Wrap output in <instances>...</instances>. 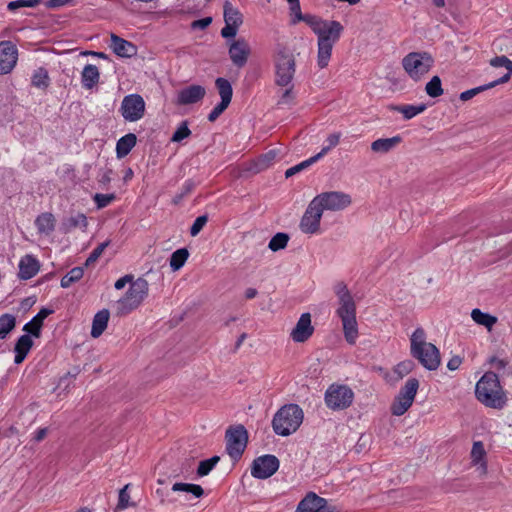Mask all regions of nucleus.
Segmentation results:
<instances>
[{
    "instance_id": "f257e3e1",
    "label": "nucleus",
    "mask_w": 512,
    "mask_h": 512,
    "mask_svg": "<svg viewBox=\"0 0 512 512\" xmlns=\"http://www.w3.org/2000/svg\"><path fill=\"white\" fill-rule=\"evenodd\" d=\"M274 83L282 88L277 101L279 108L291 106L295 100L294 78L296 74V57L293 51L284 44H277L273 56Z\"/></svg>"
},
{
    "instance_id": "f03ea898",
    "label": "nucleus",
    "mask_w": 512,
    "mask_h": 512,
    "mask_svg": "<svg viewBox=\"0 0 512 512\" xmlns=\"http://www.w3.org/2000/svg\"><path fill=\"white\" fill-rule=\"evenodd\" d=\"M475 398L485 407L502 410L508 403L507 393L494 372H485L475 386Z\"/></svg>"
},
{
    "instance_id": "7ed1b4c3",
    "label": "nucleus",
    "mask_w": 512,
    "mask_h": 512,
    "mask_svg": "<svg viewBox=\"0 0 512 512\" xmlns=\"http://www.w3.org/2000/svg\"><path fill=\"white\" fill-rule=\"evenodd\" d=\"M411 354L426 369L436 370L441 364V356L438 348L426 341V333L423 328H417L411 335Z\"/></svg>"
},
{
    "instance_id": "20e7f679",
    "label": "nucleus",
    "mask_w": 512,
    "mask_h": 512,
    "mask_svg": "<svg viewBox=\"0 0 512 512\" xmlns=\"http://www.w3.org/2000/svg\"><path fill=\"white\" fill-rule=\"evenodd\" d=\"M303 417V411L297 404L285 405L274 415L273 429L278 435L288 436L300 427Z\"/></svg>"
},
{
    "instance_id": "39448f33",
    "label": "nucleus",
    "mask_w": 512,
    "mask_h": 512,
    "mask_svg": "<svg viewBox=\"0 0 512 512\" xmlns=\"http://www.w3.org/2000/svg\"><path fill=\"white\" fill-rule=\"evenodd\" d=\"M434 60L427 52H411L402 59V66L408 76L419 81L432 68Z\"/></svg>"
},
{
    "instance_id": "423d86ee",
    "label": "nucleus",
    "mask_w": 512,
    "mask_h": 512,
    "mask_svg": "<svg viewBox=\"0 0 512 512\" xmlns=\"http://www.w3.org/2000/svg\"><path fill=\"white\" fill-rule=\"evenodd\" d=\"M148 282L138 278L131 283L126 294L119 300V311L127 314L138 308L148 295Z\"/></svg>"
},
{
    "instance_id": "0eeeda50",
    "label": "nucleus",
    "mask_w": 512,
    "mask_h": 512,
    "mask_svg": "<svg viewBox=\"0 0 512 512\" xmlns=\"http://www.w3.org/2000/svg\"><path fill=\"white\" fill-rule=\"evenodd\" d=\"M326 406L331 410H344L351 406L354 392L347 385L331 384L324 396Z\"/></svg>"
},
{
    "instance_id": "6e6552de",
    "label": "nucleus",
    "mask_w": 512,
    "mask_h": 512,
    "mask_svg": "<svg viewBox=\"0 0 512 512\" xmlns=\"http://www.w3.org/2000/svg\"><path fill=\"white\" fill-rule=\"evenodd\" d=\"M226 451L233 460H239L244 453L247 442L248 433L243 425L231 426L226 430Z\"/></svg>"
},
{
    "instance_id": "1a4fd4ad",
    "label": "nucleus",
    "mask_w": 512,
    "mask_h": 512,
    "mask_svg": "<svg viewBox=\"0 0 512 512\" xmlns=\"http://www.w3.org/2000/svg\"><path fill=\"white\" fill-rule=\"evenodd\" d=\"M343 30L342 24H333L332 30L327 31V35L318 38L317 64L319 68L323 69L328 66L333 46L340 39Z\"/></svg>"
},
{
    "instance_id": "9d476101",
    "label": "nucleus",
    "mask_w": 512,
    "mask_h": 512,
    "mask_svg": "<svg viewBox=\"0 0 512 512\" xmlns=\"http://www.w3.org/2000/svg\"><path fill=\"white\" fill-rule=\"evenodd\" d=\"M419 388V381L416 378H410L406 381L399 395L391 406V412L395 416L403 415L413 404Z\"/></svg>"
},
{
    "instance_id": "9b49d317",
    "label": "nucleus",
    "mask_w": 512,
    "mask_h": 512,
    "mask_svg": "<svg viewBox=\"0 0 512 512\" xmlns=\"http://www.w3.org/2000/svg\"><path fill=\"white\" fill-rule=\"evenodd\" d=\"M120 112L126 121H138L145 114V101L139 94L127 95L121 102Z\"/></svg>"
},
{
    "instance_id": "f8f14e48",
    "label": "nucleus",
    "mask_w": 512,
    "mask_h": 512,
    "mask_svg": "<svg viewBox=\"0 0 512 512\" xmlns=\"http://www.w3.org/2000/svg\"><path fill=\"white\" fill-rule=\"evenodd\" d=\"M320 200V198H314L301 219L300 228L306 234H315L319 231L323 212Z\"/></svg>"
},
{
    "instance_id": "ddd939ff",
    "label": "nucleus",
    "mask_w": 512,
    "mask_h": 512,
    "mask_svg": "<svg viewBox=\"0 0 512 512\" xmlns=\"http://www.w3.org/2000/svg\"><path fill=\"white\" fill-rule=\"evenodd\" d=\"M279 468V460L274 455L257 457L251 466V475L257 479L271 477Z\"/></svg>"
},
{
    "instance_id": "4468645a",
    "label": "nucleus",
    "mask_w": 512,
    "mask_h": 512,
    "mask_svg": "<svg viewBox=\"0 0 512 512\" xmlns=\"http://www.w3.org/2000/svg\"><path fill=\"white\" fill-rule=\"evenodd\" d=\"M335 293L339 298V308L337 315L340 319L356 316V305L347 286L339 283L335 287Z\"/></svg>"
},
{
    "instance_id": "2eb2a0df",
    "label": "nucleus",
    "mask_w": 512,
    "mask_h": 512,
    "mask_svg": "<svg viewBox=\"0 0 512 512\" xmlns=\"http://www.w3.org/2000/svg\"><path fill=\"white\" fill-rule=\"evenodd\" d=\"M18 59V50L11 41L0 42V75L10 73Z\"/></svg>"
},
{
    "instance_id": "dca6fc26",
    "label": "nucleus",
    "mask_w": 512,
    "mask_h": 512,
    "mask_svg": "<svg viewBox=\"0 0 512 512\" xmlns=\"http://www.w3.org/2000/svg\"><path fill=\"white\" fill-rule=\"evenodd\" d=\"M314 333L310 313H303L296 326L290 333L291 339L296 343L306 342Z\"/></svg>"
},
{
    "instance_id": "f3484780",
    "label": "nucleus",
    "mask_w": 512,
    "mask_h": 512,
    "mask_svg": "<svg viewBox=\"0 0 512 512\" xmlns=\"http://www.w3.org/2000/svg\"><path fill=\"white\" fill-rule=\"evenodd\" d=\"M250 54V47L244 38L232 41L229 46V57L232 63L241 68L246 65Z\"/></svg>"
},
{
    "instance_id": "a211bd4d",
    "label": "nucleus",
    "mask_w": 512,
    "mask_h": 512,
    "mask_svg": "<svg viewBox=\"0 0 512 512\" xmlns=\"http://www.w3.org/2000/svg\"><path fill=\"white\" fill-rule=\"evenodd\" d=\"M327 500L314 492H308L298 503L296 512H333L326 510Z\"/></svg>"
},
{
    "instance_id": "6ab92c4d",
    "label": "nucleus",
    "mask_w": 512,
    "mask_h": 512,
    "mask_svg": "<svg viewBox=\"0 0 512 512\" xmlns=\"http://www.w3.org/2000/svg\"><path fill=\"white\" fill-rule=\"evenodd\" d=\"M40 267V261L34 255L26 254L19 261L18 277L21 280L31 279L38 274Z\"/></svg>"
},
{
    "instance_id": "aec40b11",
    "label": "nucleus",
    "mask_w": 512,
    "mask_h": 512,
    "mask_svg": "<svg viewBox=\"0 0 512 512\" xmlns=\"http://www.w3.org/2000/svg\"><path fill=\"white\" fill-rule=\"evenodd\" d=\"M206 94V89L201 85H190L178 92L177 104L190 105L201 101Z\"/></svg>"
},
{
    "instance_id": "412c9836",
    "label": "nucleus",
    "mask_w": 512,
    "mask_h": 512,
    "mask_svg": "<svg viewBox=\"0 0 512 512\" xmlns=\"http://www.w3.org/2000/svg\"><path fill=\"white\" fill-rule=\"evenodd\" d=\"M300 21L305 22L313 30L318 38L327 35V31L332 30L333 24H341L335 20H323L312 14H302Z\"/></svg>"
},
{
    "instance_id": "4be33fe9",
    "label": "nucleus",
    "mask_w": 512,
    "mask_h": 512,
    "mask_svg": "<svg viewBox=\"0 0 512 512\" xmlns=\"http://www.w3.org/2000/svg\"><path fill=\"white\" fill-rule=\"evenodd\" d=\"M300 21L305 22L313 30L318 38L327 35V31L332 30L333 24H341L335 20H323L312 14H302Z\"/></svg>"
},
{
    "instance_id": "5701e85b",
    "label": "nucleus",
    "mask_w": 512,
    "mask_h": 512,
    "mask_svg": "<svg viewBox=\"0 0 512 512\" xmlns=\"http://www.w3.org/2000/svg\"><path fill=\"white\" fill-rule=\"evenodd\" d=\"M315 198L321 199V208L323 210H340L351 202L349 194H318Z\"/></svg>"
},
{
    "instance_id": "b1692460",
    "label": "nucleus",
    "mask_w": 512,
    "mask_h": 512,
    "mask_svg": "<svg viewBox=\"0 0 512 512\" xmlns=\"http://www.w3.org/2000/svg\"><path fill=\"white\" fill-rule=\"evenodd\" d=\"M111 48L116 55L125 58H130L137 53V48L133 43L115 34H111Z\"/></svg>"
},
{
    "instance_id": "393cba45",
    "label": "nucleus",
    "mask_w": 512,
    "mask_h": 512,
    "mask_svg": "<svg viewBox=\"0 0 512 512\" xmlns=\"http://www.w3.org/2000/svg\"><path fill=\"white\" fill-rule=\"evenodd\" d=\"M52 313V310L42 308L28 323L23 327L28 335L39 338L43 327L44 320Z\"/></svg>"
},
{
    "instance_id": "a878e982",
    "label": "nucleus",
    "mask_w": 512,
    "mask_h": 512,
    "mask_svg": "<svg viewBox=\"0 0 512 512\" xmlns=\"http://www.w3.org/2000/svg\"><path fill=\"white\" fill-rule=\"evenodd\" d=\"M33 346V341L31 339V336L28 334H24L20 336L15 344L14 352V362L15 364H21L25 358L27 357L28 353L30 352L31 348Z\"/></svg>"
},
{
    "instance_id": "bb28decb",
    "label": "nucleus",
    "mask_w": 512,
    "mask_h": 512,
    "mask_svg": "<svg viewBox=\"0 0 512 512\" xmlns=\"http://www.w3.org/2000/svg\"><path fill=\"white\" fill-rule=\"evenodd\" d=\"M110 318V313L107 309L98 311L92 321L91 336L99 338L106 330Z\"/></svg>"
},
{
    "instance_id": "cd10ccee",
    "label": "nucleus",
    "mask_w": 512,
    "mask_h": 512,
    "mask_svg": "<svg viewBox=\"0 0 512 512\" xmlns=\"http://www.w3.org/2000/svg\"><path fill=\"white\" fill-rule=\"evenodd\" d=\"M470 456L471 463L474 466L479 465L482 473L485 474L487 472L486 451L484 444L481 441H476L473 443Z\"/></svg>"
},
{
    "instance_id": "c85d7f7f",
    "label": "nucleus",
    "mask_w": 512,
    "mask_h": 512,
    "mask_svg": "<svg viewBox=\"0 0 512 512\" xmlns=\"http://www.w3.org/2000/svg\"><path fill=\"white\" fill-rule=\"evenodd\" d=\"M490 65L493 67H505L507 69V73L505 75L495 81L490 82L494 87L499 84L506 83L510 80L512 75V61L508 57L504 55L496 56L490 60Z\"/></svg>"
},
{
    "instance_id": "c756f323",
    "label": "nucleus",
    "mask_w": 512,
    "mask_h": 512,
    "mask_svg": "<svg viewBox=\"0 0 512 512\" xmlns=\"http://www.w3.org/2000/svg\"><path fill=\"white\" fill-rule=\"evenodd\" d=\"M55 217L48 212L40 214L35 220V226L39 234L49 235L55 229Z\"/></svg>"
},
{
    "instance_id": "7c9ffc66",
    "label": "nucleus",
    "mask_w": 512,
    "mask_h": 512,
    "mask_svg": "<svg viewBox=\"0 0 512 512\" xmlns=\"http://www.w3.org/2000/svg\"><path fill=\"white\" fill-rule=\"evenodd\" d=\"M400 142V136L380 138L371 143V150L375 153L385 154L394 149Z\"/></svg>"
},
{
    "instance_id": "2f4dec72",
    "label": "nucleus",
    "mask_w": 512,
    "mask_h": 512,
    "mask_svg": "<svg viewBox=\"0 0 512 512\" xmlns=\"http://www.w3.org/2000/svg\"><path fill=\"white\" fill-rule=\"evenodd\" d=\"M345 340L354 345L359 336L356 316L341 319Z\"/></svg>"
},
{
    "instance_id": "473e14b6",
    "label": "nucleus",
    "mask_w": 512,
    "mask_h": 512,
    "mask_svg": "<svg viewBox=\"0 0 512 512\" xmlns=\"http://www.w3.org/2000/svg\"><path fill=\"white\" fill-rule=\"evenodd\" d=\"M100 74L95 65L88 64L81 73L82 85L86 89H92L99 82Z\"/></svg>"
},
{
    "instance_id": "72a5a7b5",
    "label": "nucleus",
    "mask_w": 512,
    "mask_h": 512,
    "mask_svg": "<svg viewBox=\"0 0 512 512\" xmlns=\"http://www.w3.org/2000/svg\"><path fill=\"white\" fill-rule=\"evenodd\" d=\"M277 156V152L271 150L261 156H259L255 161H253L248 170L253 173H259L265 169H267L275 160Z\"/></svg>"
},
{
    "instance_id": "f704fd0d",
    "label": "nucleus",
    "mask_w": 512,
    "mask_h": 512,
    "mask_svg": "<svg viewBox=\"0 0 512 512\" xmlns=\"http://www.w3.org/2000/svg\"><path fill=\"white\" fill-rule=\"evenodd\" d=\"M223 9H224L225 24H232L233 26H240L243 23L242 14L229 1H225Z\"/></svg>"
},
{
    "instance_id": "c9c22d12",
    "label": "nucleus",
    "mask_w": 512,
    "mask_h": 512,
    "mask_svg": "<svg viewBox=\"0 0 512 512\" xmlns=\"http://www.w3.org/2000/svg\"><path fill=\"white\" fill-rule=\"evenodd\" d=\"M136 135L133 133H128L125 136L121 137L116 145V152L118 157H124L132 150V148L136 145Z\"/></svg>"
},
{
    "instance_id": "e433bc0d",
    "label": "nucleus",
    "mask_w": 512,
    "mask_h": 512,
    "mask_svg": "<svg viewBox=\"0 0 512 512\" xmlns=\"http://www.w3.org/2000/svg\"><path fill=\"white\" fill-rule=\"evenodd\" d=\"M390 109L401 113L406 120H410L416 115L426 110L425 104L420 105H392Z\"/></svg>"
},
{
    "instance_id": "4c0bfd02",
    "label": "nucleus",
    "mask_w": 512,
    "mask_h": 512,
    "mask_svg": "<svg viewBox=\"0 0 512 512\" xmlns=\"http://www.w3.org/2000/svg\"><path fill=\"white\" fill-rule=\"evenodd\" d=\"M471 318L478 325H481V326H484L485 328H487L488 331H491L493 326L497 322V318L495 316H492L488 313H484L478 308L472 310Z\"/></svg>"
},
{
    "instance_id": "58836bf2",
    "label": "nucleus",
    "mask_w": 512,
    "mask_h": 512,
    "mask_svg": "<svg viewBox=\"0 0 512 512\" xmlns=\"http://www.w3.org/2000/svg\"><path fill=\"white\" fill-rule=\"evenodd\" d=\"M215 85L220 95L221 102L230 105L233 96L231 83L227 79L219 77L215 80Z\"/></svg>"
},
{
    "instance_id": "ea45409f",
    "label": "nucleus",
    "mask_w": 512,
    "mask_h": 512,
    "mask_svg": "<svg viewBox=\"0 0 512 512\" xmlns=\"http://www.w3.org/2000/svg\"><path fill=\"white\" fill-rule=\"evenodd\" d=\"M328 151V148H323L322 151L320 153H318L317 155L309 158L308 160H305L289 169L286 170L285 172V177L286 178H289L293 175H295L296 173L306 169L307 167H309L312 163L316 162L318 159H320L326 152Z\"/></svg>"
},
{
    "instance_id": "a19ab883",
    "label": "nucleus",
    "mask_w": 512,
    "mask_h": 512,
    "mask_svg": "<svg viewBox=\"0 0 512 512\" xmlns=\"http://www.w3.org/2000/svg\"><path fill=\"white\" fill-rule=\"evenodd\" d=\"M16 318L11 314H3L0 316V340L5 339L8 334L15 328Z\"/></svg>"
},
{
    "instance_id": "79ce46f5",
    "label": "nucleus",
    "mask_w": 512,
    "mask_h": 512,
    "mask_svg": "<svg viewBox=\"0 0 512 512\" xmlns=\"http://www.w3.org/2000/svg\"><path fill=\"white\" fill-rule=\"evenodd\" d=\"M189 252L186 248H181L172 253L170 257V267L173 271L179 270L187 261Z\"/></svg>"
},
{
    "instance_id": "37998d69",
    "label": "nucleus",
    "mask_w": 512,
    "mask_h": 512,
    "mask_svg": "<svg viewBox=\"0 0 512 512\" xmlns=\"http://www.w3.org/2000/svg\"><path fill=\"white\" fill-rule=\"evenodd\" d=\"M172 490L175 492H187L193 494L195 497L200 498L204 494L203 488L198 484L178 482L173 484Z\"/></svg>"
},
{
    "instance_id": "c03bdc74",
    "label": "nucleus",
    "mask_w": 512,
    "mask_h": 512,
    "mask_svg": "<svg viewBox=\"0 0 512 512\" xmlns=\"http://www.w3.org/2000/svg\"><path fill=\"white\" fill-rule=\"evenodd\" d=\"M50 78L48 75V71L40 67L37 70H35L33 76H32V85L37 88L46 89L49 86Z\"/></svg>"
},
{
    "instance_id": "a18cd8bd",
    "label": "nucleus",
    "mask_w": 512,
    "mask_h": 512,
    "mask_svg": "<svg viewBox=\"0 0 512 512\" xmlns=\"http://www.w3.org/2000/svg\"><path fill=\"white\" fill-rule=\"evenodd\" d=\"M84 275L83 268L74 267L61 279V287L68 288L72 283L79 281Z\"/></svg>"
},
{
    "instance_id": "49530a36",
    "label": "nucleus",
    "mask_w": 512,
    "mask_h": 512,
    "mask_svg": "<svg viewBox=\"0 0 512 512\" xmlns=\"http://www.w3.org/2000/svg\"><path fill=\"white\" fill-rule=\"evenodd\" d=\"M425 91L432 98L441 96L444 92L441 79L438 76H433L431 80L426 84Z\"/></svg>"
},
{
    "instance_id": "de8ad7c7",
    "label": "nucleus",
    "mask_w": 512,
    "mask_h": 512,
    "mask_svg": "<svg viewBox=\"0 0 512 512\" xmlns=\"http://www.w3.org/2000/svg\"><path fill=\"white\" fill-rule=\"evenodd\" d=\"M288 241H289V237L287 234L277 233L276 235H274L271 238L268 247L272 251H278V250L284 249L287 246Z\"/></svg>"
},
{
    "instance_id": "09e8293b",
    "label": "nucleus",
    "mask_w": 512,
    "mask_h": 512,
    "mask_svg": "<svg viewBox=\"0 0 512 512\" xmlns=\"http://www.w3.org/2000/svg\"><path fill=\"white\" fill-rule=\"evenodd\" d=\"M220 458L218 456H213L209 459L203 460L199 463L197 468V474L199 476H206L210 473V471L216 466L219 462Z\"/></svg>"
},
{
    "instance_id": "8fccbe9b",
    "label": "nucleus",
    "mask_w": 512,
    "mask_h": 512,
    "mask_svg": "<svg viewBox=\"0 0 512 512\" xmlns=\"http://www.w3.org/2000/svg\"><path fill=\"white\" fill-rule=\"evenodd\" d=\"M130 484H126L120 491L118 496V503H117V509L118 510H124L127 509L130 506H134L133 503L130 502V494L129 489Z\"/></svg>"
},
{
    "instance_id": "3c124183",
    "label": "nucleus",
    "mask_w": 512,
    "mask_h": 512,
    "mask_svg": "<svg viewBox=\"0 0 512 512\" xmlns=\"http://www.w3.org/2000/svg\"><path fill=\"white\" fill-rule=\"evenodd\" d=\"M493 87H494L493 84L488 83V84L478 86L473 89L466 90L460 94V100L468 101V100L472 99L474 96H476L477 94H479L480 92L486 91Z\"/></svg>"
},
{
    "instance_id": "603ef678",
    "label": "nucleus",
    "mask_w": 512,
    "mask_h": 512,
    "mask_svg": "<svg viewBox=\"0 0 512 512\" xmlns=\"http://www.w3.org/2000/svg\"><path fill=\"white\" fill-rule=\"evenodd\" d=\"M191 135V131L188 128L187 122L184 121L180 124L177 130L172 135L171 141L173 142H181L182 140L188 138Z\"/></svg>"
},
{
    "instance_id": "864d4df0",
    "label": "nucleus",
    "mask_w": 512,
    "mask_h": 512,
    "mask_svg": "<svg viewBox=\"0 0 512 512\" xmlns=\"http://www.w3.org/2000/svg\"><path fill=\"white\" fill-rule=\"evenodd\" d=\"M287 1L289 4L290 14H291V16H293V18L291 19V22L293 24H296L297 22H300V18H302L300 2H299V0H287Z\"/></svg>"
},
{
    "instance_id": "5fc2aeb1",
    "label": "nucleus",
    "mask_w": 512,
    "mask_h": 512,
    "mask_svg": "<svg viewBox=\"0 0 512 512\" xmlns=\"http://www.w3.org/2000/svg\"><path fill=\"white\" fill-rule=\"evenodd\" d=\"M108 245H109V241L99 244L91 252V254L89 255V257L87 258V260L85 262V265L89 266V265L93 264L102 255V253L104 252V250L107 248Z\"/></svg>"
},
{
    "instance_id": "6e6d98bb",
    "label": "nucleus",
    "mask_w": 512,
    "mask_h": 512,
    "mask_svg": "<svg viewBox=\"0 0 512 512\" xmlns=\"http://www.w3.org/2000/svg\"><path fill=\"white\" fill-rule=\"evenodd\" d=\"M39 3L40 0H16L9 2L7 7L10 11H15L21 7H36Z\"/></svg>"
},
{
    "instance_id": "4d7b16f0",
    "label": "nucleus",
    "mask_w": 512,
    "mask_h": 512,
    "mask_svg": "<svg viewBox=\"0 0 512 512\" xmlns=\"http://www.w3.org/2000/svg\"><path fill=\"white\" fill-rule=\"evenodd\" d=\"M207 220H208V218L205 215L197 217L190 228L191 236L198 235L199 232L203 229V227L207 223Z\"/></svg>"
},
{
    "instance_id": "13d9d810",
    "label": "nucleus",
    "mask_w": 512,
    "mask_h": 512,
    "mask_svg": "<svg viewBox=\"0 0 512 512\" xmlns=\"http://www.w3.org/2000/svg\"><path fill=\"white\" fill-rule=\"evenodd\" d=\"M228 106L229 104L220 101V103H218L209 113L208 120L210 122L216 121L219 116L228 108Z\"/></svg>"
},
{
    "instance_id": "bf43d9fd",
    "label": "nucleus",
    "mask_w": 512,
    "mask_h": 512,
    "mask_svg": "<svg viewBox=\"0 0 512 512\" xmlns=\"http://www.w3.org/2000/svg\"><path fill=\"white\" fill-rule=\"evenodd\" d=\"M94 200L98 208H103L109 205L114 200L113 194H95Z\"/></svg>"
},
{
    "instance_id": "052dcab7",
    "label": "nucleus",
    "mask_w": 512,
    "mask_h": 512,
    "mask_svg": "<svg viewBox=\"0 0 512 512\" xmlns=\"http://www.w3.org/2000/svg\"><path fill=\"white\" fill-rule=\"evenodd\" d=\"M412 369V362L411 361H404L399 364L394 369V372L399 374L401 377L405 374H408Z\"/></svg>"
},
{
    "instance_id": "680f3d73",
    "label": "nucleus",
    "mask_w": 512,
    "mask_h": 512,
    "mask_svg": "<svg viewBox=\"0 0 512 512\" xmlns=\"http://www.w3.org/2000/svg\"><path fill=\"white\" fill-rule=\"evenodd\" d=\"M239 26H233L232 24H225V27L221 30V36L223 38H231L236 36Z\"/></svg>"
},
{
    "instance_id": "e2e57ef3",
    "label": "nucleus",
    "mask_w": 512,
    "mask_h": 512,
    "mask_svg": "<svg viewBox=\"0 0 512 512\" xmlns=\"http://www.w3.org/2000/svg\"><path fill=\"white\" fill-rule=\"evenodd\" d=\"M212 22L211 17H205L199 20H195L192 22L191 26L193 29H206Z\"/></svg>"
},
{
    "instance_id": "0e129e2a",
    "label": "nucleus",
    "mask_w": 512,
    "mask_h": 512,
    "mask_svg": "<svg viewBox=\"0 0 512 512\" xmlns=\"http://www.w3.org/2000/svg\"><path fill=\"white\" fill-rule=\"evenodd\" d=\"M134 282L133 281V276L132 275H125L121 278H119L115 284H114V287L117 289V290H121L123 289L127 283H132Z\"/></svg>"
},
{
    "instance_id": "69168bd1",
    "label": "nucleus",
    "mask_w": 512,
    "mask_h": 512,
    "mask_svg": "<svg viewBox=\"0 0 512 512\" xmlns=\"http://www.w3.org/2000/svg\"><path fill=\"white\" fill-rule=\"evenodd\" d=\"M491 367L497 369V370H501V369H504L507 365V361L503 360V359H499L497 357H492L489 361Z\"/></svg>"
},
{
    "instance_id": "338daca9",
    "label": "nucleus",
    "mask_w": 512,
    "mask_h": 512,
    "mask_svg": "<svg viewBox=\"0 0 512 512\" xmlns=\"http://www.w3.org/2000/svg\"><path fill=\"white\" fill-rule=\"evenodd\" d=\"M461 363L462 359L459 356L452 357L447 363V368L452 371L457 370Z\"/></svg>"
},
{
    "instance_id": "774afa93",
    "label": "nucleus",
    "mask_w": 512,
    "mask_h": 512,
    "mask_svg": "<svg viewBox=\"0 0 512 512\" xmlns=\"http://www.w3.org/2000/svg\"><path fill=\"white\" fill-rule=\"evenodd\" d=\"M47 433H48L47 428H39L34 432L33 438L36 442H40L47 436Z\"/></svg>"
}]
</instances>
